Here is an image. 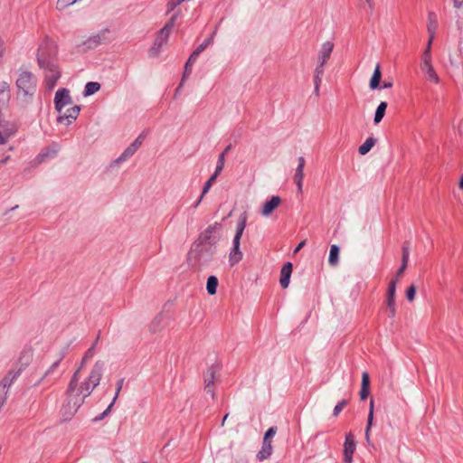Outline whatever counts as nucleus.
<instances>
[{"label":"nucleus","mask_w":463,"mask_h":463,"mask_svg":"<svg viewBox=\"0 0 463 463\" xmlns=\"http://www.w3.org/2000/svg\"><path fill=\"white\" fill-rule=\"evenodd\" d=\"M375 138L370 137H367L366 140L359 146L358 151L362 156L366 155L375 145Z\"/></svg>","instance_id":"nucleus-25"},{"label":"nucleus","mask_w":463,"mask_h":463,"mask_svg":"<svg viewBox=\"0 0 463 463\" xmlns=\"http://www.w3.org/2000/svg\"><path fill=\"white\" fill-rule=\"evenodd\" d=\"M397 282H398V278H396L395 279H392L390 282V285L388 288V292H387V298H395Z\"/></svg>","instance_id":"nucleus-41"},{"label":"nucleus","mask_w":463,"mask_h":463,"mask_svg":"<svg viewBox=\"0 0 463 463\" xmlns=\"http://www.w3.org/2000/svg\"><path fill=\"white\" fill-rule=\"evenodd\" d=\"M420 68L423 73L430 80L433 81L436 84L439 82V78L431 64V60H428V56L426 57V59L422 60Z\"/></svg>","instance_id":"nucleus-17"},{"label":"nucleus","mask_w":463,"mask_h":463,"mask_svg":"<svg viewBox=\"0 0 463 463\" xmlns=\"http://www.w3.org/2000/svg\"><path fill=\"white\" fill-rule=\"evenodd\" d=\"M361 388H370V377L368 373L366 372H364L362 373Z\"/></svg>","instance_id":"nucleus-48"},{"label":"nucleus","mask_w":463,"mask_h":463,"mask_svg":"<svg viewBox=\"0 0 463 463\" xmlns=\"http://www.w3.org/2000/svg\"><path fill=\"white\" fill-rule=\"evenodd\" d=\"M104 364L97 361L92 366L89 375L83 380L79 375V370L73 373L64 394V401L61 408V414L63 420H71L85 399L90 395L92 391L99 384L103 374Z\"/></svg>","instance_id":"nucleus-1"},{"label":"nucleus","mask_w":463,"mask_h":463,"mask_svg":"<svg viewBox=\"0 0 463 463\" xmlns=\"http://www.w3.org/2000/svg\"><path fill=\"white\" fill-rule=\"evenodd\" d=\"M63 356L61 355L58 359H56L51 365L50 367L43 373V376L40 378L39 382L37 383V384H39L44 378H46L47 376L52 374L56 369L58 368L61 361L62 360Z\"/></svg>","instance_id":"nucleus-29"},{"label":"nucleus","mask_w":463,"mask_h":463,"mask_svg":"<svg viewBox=\"0 0 463 463\" xmlns=\"http://www.w3.org/2000/svg\"><path fill=\"white\" fill-rule=\"evenodd\" d=\"M385 305L389 317L393 318L396 315L395 298H387Z\"/></svg>","instance_id":"nucleus-35"},{"label":"nucleus","mask_w":463,"mask_h":463,"mask_svg":"<svg viewBox=\"0 0 463 463\" xmlns=\"http://www.w3.org/2000/svg\"><path fill=\"white\" fill-rule=\"evenodd\" d=\"M305 244H306V241L305 240L300 241L299 244L295 249L294 253L298 252L304 247Z\"/></svg>","instance_id":"nucleus-63"},{"label":"nucleus","mask_w":463,"mask_h":463,"mask_svg":"<svg viewBox=\"0 0 463 463\" xmlns=\"http://www.w3.org/2000/svg\"><path fill=\"white\" fill-rule=\"evenodd\" d=\"M181 3V0H168L166 4L167 14L173 12Z\"/></svg>","instance_id":"nucleus-46"},{"label":"nucleus","mask_w":463,"mask_h":463,"mask_svg":"<svg viewBox=\"0 0 463 463\" xmlns=\"http://www.w3.org/2000/svg\"><path fill=\"white\" fill-rule=\"evenodd\" d=\"M7 391L6 390H2L0 388V410L2 409V407L4 406L5 401H6V398H7Z\"/></svg>","instance_id":"nucleus-53"},{"label":"nucleus","mask_w":463,"mask_h":463,"mask_svg":"<svg viewBox=\"0 0 463 463\" xmlns=\"http://www.w3.org/2000/svg\"><path fill=\"white\" fill-rule=\"evenodd\" d=\"M407 265H408V260L402 259V265L400 266V269L397 271V278H399L400 276H402L403 274V272L405 271V269L407 268Z\"/></svg>","instance_id":"nucleus-54"},{"label":"nucleus","mask_w":463,"mask_h":463,"mask_svg":"<svg viewBox=\"0 0 463 463\" xmlns=\"http://www.w3.org/2000/svg\"><path fill=\"white\" fill-rule=\"evenodd\" d=\"M22 373L21 369L13 368L11 369L6 375L0 382V388L3 390H6L12 386V384L16 381V379Z\"/></svg>","instance_id":"nucleus-16"},{"label":"nucleus","mask_w":463,"mask_h":463,"mask_svg":"<svg viewBox=\"0 0 463 463\" xmlns=\"http://www.w3.org/2000/svg\"><path fill=\"white\" fill-rule=\"evenodd\" d=\"M433 38H434V36L432 34L430 35L427 48L424 51L423 55H422V60L426 59L427 55H428V60H431L430 48H431V43H432Z\"/></svg>","instance_id":"nucleus-44"},{"label":"nucleus","mask_w":463,"mask_h":463,"mask_svg":"<svg viewBox=\"0 0 463 463\" xmlns=\"http://www.w3.org/2000/svg\"><path fill=\"white\" fill-rule=\"evenodd\" d=\"M381 79H382L381 67H380V64H377L375 66L373 76L370 80V83H369L370 88L372 90H376L377 88H379Z\"/></svg>","instance_id":"nucleus-24"},{"label":"nucleus","mask_w":463,"mask_h":463,"mask_svg":"<svg viewBox=\"0 0 463 463\" xmlns=\"http://www.w3.org/2000/svg\"><path fill=\"white\" fill-rule=\"evenodd\" d=\"M99 89H100L99 83L94 82V81L88 82L85 85L84 96L92 95V94L96 93L97 91H99Z\"/></svg>","instance_id":"nucleus-32"},{"label":"nucleus","mask_w":463,"mask_h":463,"mask_svg":"<svg viewBox=\"0 0 463 463\" xmlns=\"http://www.w3.org/2000/svg\"><path fill=\"white\" fill-rule=\"evenodd\" d=\"M199 55H200V53L194 50L187 61V65L193 66V64L196 61Z\"/></svg>","instance_id":"nucleus-52"},{"label":"nucleus","mask_w":463,"mask_h":463,"mask_svg":"<svg viewBox=\"0 0 463 463\" xmlns=\"http://www.w3.org/2000/svg\"><path fill=\"white\" fill-rule=\"evenodd\" d=\"M372 425H369V422H367L366 428H365V439L367 443L370 442V431H371Z\"/></svg>","instance_id":"nucleus-57"},{"label":"nucleus","mask_w":463,"mask_h":463,"mask_svg":"<svg viewBox=\"0 0 463 463\" xmlns=\"http://www.w3.org/2000/svg\"><path fill=\"white\" fill-rule=\"evenodd\" d=\"M334 49V43L332 42H325L320 48L317 55V65L314 71V84L315 92L317 95L319 94V88L322 82V77L324 74V66L329 60L331 53Z\"/></svg>","instance_id":"nucleus-3"},{"label":"nucleus","mask_w":463,"mask_h":463,"mask_svg":"<svg viewBox=\"0 0 463 463\" xmlns=\"http://www.w3.org/2000/svg\"><path fill=\"white\" fill-rule=\"evenodd\" d=\"M304 166H305V159L303 156H300L298 158V165L297 168L304 169Z\"/></svg>","instance_id":"nucleus-60"},{"label":"nucleus","mask_w":463,"mask_h":463,"mask_svg":"<svg viewBox=\"0 0 463 463\" xmlns=\"http://www.w3.org/2000/svg\"><path fill=\"white\" fill-rule=\"evenodd\" d=\"M217 229V223L213 225L208 226L199 236V242L202 245L201 253L199 256V260H203L204 258V253H207L209 256H212L214 251V243L215 240L213 238V234L215 232Z\"/></svg>","instance_id":"nucleus-5"},{"label":"nucleus","mask_w":463,"mask_h":463,"mask_svg":"<svg viewBox=\"0 0 463 463\" xmlns=\"http://www.w3.org/2000/svg\"><path fill=\"white\" fill-rule=\"evenodd\" d=\"M48 155H49L48 153H43V154L38 155V156H36V158H35V159H36V161H37V163H38V164L42 163V162L44 160V158H45L46 156H48Z\"/></svg>","instance_id":"nucleus-58"},{"label":"nucleus","mask_w":463,"mask_h":463,"mask_svg":"<svg viewBox=\"0 0 463 463\" xmlns=\"http://www.w3.org/2000/svg\"><path fill=\"white\" fill-rule=\"evenodd\" d=\"M453 5L455 8H460L463 5V0H453Z\"/></svg>","instance_id":"nucleus-61"},{"label":"nucleus","mask_w":463,"mask_h":463,"mask_svg":"<svg viewBox=\"0 0 463 463\" xmlns=\"http://www.w3.org/2000/svg\"><path fill=\"white\" fill-rule=\"evenodd\" d=\"M347 405V401L343 400L339 402L334 408V415L338 416V414L343 411V409Z\"/></svg>","instance_id":"nucleus-45"},{"label":"nucleus","mask_w":463,"mask_h":463,"mask_svg":"<svg viewBox=\"0 0 463 463\" xmlns=\"http://www.w3.org/2000/svg\"><path fill=\"white\" fill-rule=\"evenodd\" d=\"M5 52V43L4 40L0 39V58L4 55Z\"/></svg>","instance_id":"nucleus-59"},{"label":"nucleus","mask_w":463,"mask_h":463,"mask_svg":"<svg viewBox=\"0 0 463 463\" xmlns=\"http://www.w3.org/2000/svg\"><path fill=\"white\" fill-rule=\"evenodd\" d=\"M192 71V65H187V62L185 63V66H184V76L186 75H189Z\"/></svg>","instance_id":"nucleus-62"},{"label":"nucleus","mask_w":463,"mask_h":463,"mask_svg":"<svg viewBox=\"0 0 463 463\" xmlns=\"http://www.w3.org/2000/svg\"><path fill=\"white\" fill-rule=\"evenodd\" d=\"M80 109L78 106H71L66 109H61V111L58 112L59 116L57 120L59 123L68 126L76 120L80 114Z\"/></svg>","instance_id":"nucleus-9"},{"label":"nucleus","mask_w":463,"mask_h":463,"mask_svg":"<svg viewBox=\"0 0 463 463\" xmlns=\"http://www.w3.org/2000/svg\"><path fill=\"white\" fill-rule=\"evenodd\" d=\"M303 179H304V169L297 168L294 180L298 186V190L299 193H302V187H303Z\"/></svg>","instance_id":"nucleus-34"},{"label":"nucleus","mask_w":463,"mask_h":463,"mask_svg":"<svg viewBox=\"0 0 463 463\" xmlns=\"http://www.w3.org/2000/svg\"><path fill=\"white\" fill-rule=\"evenodd\" d=\"M230 149H231V146H228L224 149V151L219 156L218 160H217L216 168H215V171L217 173L221 174V172L222 171L224 163H225V155L229 152Z\"/></svg>","instance_id":"nucleus-36"},{"label":"nucleus","mask_w":463,"mask_h":463,"mask_svg":"<svg viewBox=\"0 0 463 463\" xmlns=\"http://www.w3.org/2000/svg\"><path fill=\"white\" fill-rule=\"evenodd\" d=\"M113 405L114 404H112V402H111L109 405V407L101 413V415L99 417H98L96 420H102L104 417H106L109 413V411H110L111 408L113 407Z\"/></svg>","instance_id":"nucleus-56"},{"label":"nucleus","mask_w":463,"mask_h":463,"mask_svg":"<svg viewBox=\"0 0 463 463\" xmlns=\"http://www.w3.org/2000/svg\"><path fill=\"white\" fill-rule=\"evenodd\" d=\"M247 224V214L242 213L239 216L236 226V232L232 241V247H240L241 239Z\"/></svg>","instance_id":"nucleus-15"},{"label":"nucleus","mask_w":463,"mask_h":463,"mask_svg":"<svg viewBox=\"0 0 463 463\" xmlns=\"http://www.w3.org/2000/svg\"><path fill=\"white\" fill-rule=\"evenodd\" d=\"M166 326V318L164 315L156 316L150 324L149 330L152 333L161 331Z\"/></svg>","instance_id":"nucleus-20"},{"label":"nucleus","mask_w":463,"mask_h":463,"mask_svg":"<svg viewBox=\"0 0 463 463\" xmlns=\"http://www.w3.org/2000/svg\"><path fill=\"white\" fill-rule=\"evenodd\" d=\"M37 77L30 71L20 68L15 80V102L19 108L33 103L37 90Z\"/></svg>","instance_id":"nucleus-2"},{"label":"nucleus","mask_w":463,"mask_h":463,"mask_svg":"<svg viewBox=\"0 0 463 463\" xmlns=\"http://www.w3.org/2000/svg\"><path fill=\"white\" fill-rule=\"evenodd\" d=\"M386 109H387V103L385 101H382L378 105L375 114H374V118H373L374 124H379L382 121V119L383 118V117L385 115Z\"/></svg>","instance_id":"nucleus-27"},{"label":"nucleus","mask_w":463,"mask_h":463,"mask_svg":"<svg viewBox=\"0 0 463 463\" xmlns=\"http://www.w3.org/2000/svg\"><path fill=\"white\" fill-rule=\"evenodd\" d=\"M54 105L56 110L61 111V109H64L67 106L72 105V99L70 95V91L67 89H59L54 97Z\"/></svg>","instance_id":"nucleus-8"},{"label":"nucleus","mask_w":463,"mask_h":463,"mask_svg":"<svg viewBox=\"0 0 463 463\" xmlns=\"http://www.w3.org/2000/svg\"><path fill=\"white\" fill-rule=\"evenodd\" d=\"M339 261V248L337 245H332L330 247L328 263L331 266H335Z\"/></svg>","instance_id":"nucleus-28"},{"label":"nucleus","mask_w":463,"mask_h":463,"mask_svg":"<svg viewBox=\"0 0 463 463\" xmlns=\"http://www.w3.org/2000/svg\"><path fill=\"white\" fill-rule=\"evenodd\" d=\"M162 47L158 46L157 44L154 43V45L149 49L148 54L150 57H156L161 50Z\"/></svg>","instance_id":"nucleus-49"},{"label":"nucleus","mask_w":463,"mask_h":463,"mask_svg":"<svg viewBox=\"0 0 463 463\" xmlns=\"http://www.w3.org/2000/svg\"><path fill=\"white\" fill-rule=\"evenodd\" d=\"M219 370L217 365H212L203 374L204 391L210 394L212 398H214L215 395L213 385Z\"/></svg>","instance_id":"nucleus-7"},{"label":"nucleus","mask_w":463,"mask_h":463,"mask_svg":"<svg viewBox=\"0 0 463 463\" xmlns=\"http://www.w3.org/2000/svg\"><path fill=\"white\" fill-rule=\"evenodd\" d=\"M282 203V200L279 196L278 195H273L271 196V198L267 201L261 210H260V213L263 217H269L270 216L273 212L279 208V206Z\"/></svg>","instance_id":"nucleus-13"},{"label":"nucleus","mask_w":463,"mask_h":463,"mask_svg":"<svg viewBox=\"0 0 463 463\" xmlns=\"http://www.w3.org/2000/svg\"><path fill=\"white\" fill-rule=\"evenodd\" d=\"M123 383H124V379H120L119 381H118L117 383V390H116V394L113 398V401H112V404H114L118 397V394L122 389V386H123Z\"/></svg>","instance_id":"nucleus-50"},{"label":"nucleus","mask_w":463,"mask_h":463,"mask_svg":"<svg viewBox=\"0 0 463 463\" xmlns=\"http://www.w3.org/2000/svg\"><path fill=\"white\" fill-rule=\"evenodd\" d=\"M243 257V253L241 252L240 247H232L229 253V262L231 266H234L239 263Z\"/></svg>","instance_id":"nucleus-23"},{"label":"nucleus","mask_w":463,"mask_h":463,"mask_svg":"<svg viewBox=\"0 0 463 463\" xmlns=\"http://www.w3.org/2000/svg\"><path fill=\"white\" fill-rule=\"evenodd\" d=\"M107 33V31H103L99 34L90 36L86 42L83 43V44L86 45L89 49L95 48L96 46L105 43L108 40L106 36Z\"/></svg>","instance_id":"nucleus-19"},{"label":"nucleus","mask_w":463,"mask_h":463,"mask_svg":"<svg viewBox=\"0 0 463 463\" xmlns=\"http://www.w3.org/2000/svg\"><path fill=\"white\" fill-rule=\"evenodd\" d=\"M415 294H416V287L414 285H411V287L408 288L407 292H406L407 299L411 302L413 301L415 298Z\"/></svg>","instance_id":"nucleus-47"},{"label":"nucleus","mask_w":463,"mask_h":463,"mask_svg":"<svg viewBox=\"0 0 463 463\" xmlns=\"http://www.w3.org/2000/svg\"><path fill=\"white\" fill-rule=\"evenodd\" d=\"M16 132L17 126L14 121L0 118V145L6 144Z\"/></svg>","instance_id":"nucleus-6"},{"label":"nucleus","mask_w":463,"mask_h":463,"mask_svg":"<svg viewBox=\"0 0 463 463\" xmlns=\"http://www.w3.org/2000/svg\"><path fill=\"white\" fill-rule=\"evenodd\" d=\"M220 175V173H217L216 171H214L213 175L206 181V183L204 184V186L203 188V195H205L209 190L211 189L213 184L215 182L217 176Z\"/></svg>","instance_id":"nucleus-37"},{"label":"nucleus","mask_w":463,"mask_h":463,"mask_svg":"<svg viewBox=\"0 0 463 463\" xmlns=\"http://www.w3.org/2000/svg\"><path fill=\"white\" fill-rule=\"evenodd\" d=\"M33 350L32 347H25L21 352L18 361H17V369H21L23 372L33 361Z\"/></svg>","instance_id":"nucleus-14"},{"label":"nucleus","mask_w":463,"mask_h":463,"mask_svg":"<svg viewBox=\"0 0 463 463\" xmlns=\"http://www.w3.org/2000/svg\"><path fill=\"white\" fill-rule=\"evenodd\" d=\"M95 354V345H93L91 347H90L86 353L84 354L80 366L77 368L79 370V375H80V371L85 366V364L93 358Z\"/></svg>","instance_id":"nucleus-26"},{"label":"nucleus","mask_w":463,"mask_h":463,"mask_svg":"<svg viewBox=\"0 0 463 463\" xmlns=\"http://www.w3.org/2000/svg\"><path fill=\"white\" fill-rule=\"evenodd\" d=\"M179 14H180V11H177L175 14H173V16L170 18V20L165 24V25L162 28L164 29L165 32H169L171 33L174 25H175V23L177 19V17L179 16Z\"/></svg>","instance_id":"nucleus-40"},{"label":"nucleus","mask_w":463,"mask_h":463,"mask_svg":"<svg viewBox=\"0 0 463 463\" xmlns=\"http://www.w3.org/2000/svg\"><path fill=\"white\" fill-rule=\"evenodd\" d=\"M57 47L52 40L45 39L37 51V61L40 68L56 64Z\"/></svg>","instance_id":"nucleus-4"},{"label":"nucleus","mask_w":463,"mask_h":463,"mask_svg":"<svg viewBox=\"0 0 463 463\" xmlns=\"http://www.w3.org/2000/svg\"><path fill=\"white\" fill-rule=\"evenodd\" d=\"M392 87V81H384L383 84V89H390Z\"/></svg>","instance_id":"nucleus-64"},{"label":"nucleus","mask_w":463,"mask_h":463,"mask_svg":"<svg viewBox=\"0 0 463 463\" xmlns=\"http://www.w3.org/2000/svg\"><path fill=\"white\" fill-rule=\"evenodd\" d=\"M410 250H411L410 242L405 241L402 248V260H409Z\"/></svg>","instance_id":"nucleus-43"},{"label":"nucleus","mask_w":463,"mask_h":463,"mask_svg":"<svg viewBox=\"0 0 463 463\" xmlns=\"http://www.w3.org/2000/svg\"><path fill=\"white\" fill-rule=\"evenodd\" d=\"M293 270V265L291 262H286L280 271L279 283L283 288H287L289 285L290 277Z\"/></svg>","instance_id":"nucleus-18"},{"label":"nucleus","mask_w":463,"mask_h":463,"mask_svg":"<svg viewBox=\"0 0 463 463\" xmlns=\"http://www.w3.org/2000/svg\"><path fill=\"white\" fill-rule=\"evenodd\" d=\"M218 287V279L215 276H210L207 279L206 289L209 295H214Z\"/></svg>","instance_id":"nucleus-30"},{"label":"nucleus","mask_w":463,"mask_h":463,"mask_svg":"<svg viewBox=\"0 0 463 463\" xmlns=\"http://www.w3.org/2000/svg\"><path fill=\"white\" fill-rule=\"evenodd\" d=\"M355 441L354 435L349 432L345 436V440L344 443V461L345 463H352L353 461V454L355 451Z\"/></svg>","instance_id":"nucleus-11"},{"label":"nucleus","mask_w":463,"mask_h":463,"mask_svg":"<svg viewBox=\"0 0 463 463\" xmlns=\"http://www.w3.org/2000/svg\"><path fill=\"white\" fill-rule=\"evenodd\" d=\"M215 32L207 39H205L196 49L199 53L203 52L213 42V35Z\"/></svg>","instance_id":"nucleus-39"},{"label":"nucleus","mask_w":463,"mask_h":463,"mask_svg":"<svg viewBox=\"0 0 463 463\" xmlns=\"http://www.w3.org/2000/svg\"><path fill=\"white\" fill-rule=\"evenodd\" d=\"M373 400L372 399L370 402V407H369V413L367 418V422H369V425H373Z\"/></svg>","instance_id":"nucleus-51"},{"label":"nucleus","mask_w":463,"mask_h":463,"mask_svg":"<svg viewBox=\"0 0 463 463\" xmlns=\"http://www.w3.org/2000/svg\"><path fill=\"white\" fill-rule=\"evenodd\" d=\"M273 451V446L271 442L263 441L261 449L259 451L257 458L260 461H263L269 458Z\"/></svg>","instance_id":"nucleus-21"},{"label":"nucleus","mask_w":463,"mask_h":463,"mask_svg":"<svg viewBox=\"0 0 463 463\" xmlns=\"http://www.w3.org/2000/svg\"><path fill=\"white\" fill-rule=\"evenodd\" d=\"M43 69L46 71L44 78L45 86L51 90L56 86V83L61 77V72L57 64L43 67Z\"/></svg>","instance_id":"nucleus-10"},{"label":"nucleus","mask_w":463,"mask_h":463,"mask_svg":"<svg viewBox=\"0 0 463 463\" xmlns=\"http://www.w3.org/2000/svg\"><path fill=\"white\" fill-rule=\"evenodd\" d=\"M10 99V85L6 81L0 82V103L5 106Z\"/></svg>","instance_id":"nucleus-22"},{"label":"nucleus","mask_w":463,"mask_h":463,"mask_svg":"<svg viewBox=\"0 0 463 463\" xmlns=\"http://www.w3.org/2000/svg\"><path fill=\"white\" fill-rule=\"evenodd\" d=\"M77 1L78 0H57L56 8L60 11L65 10Z\"/></svg>","instance_id":"nucleus-38"},{"label":"nucleus","mask_w":463,"mask_h":463,"mask_svg":"<svg viewBox=\"0 0 463 463\" xmlns=\"http://www.w3.org/2000/svg\"><path fill=\"white\" fill-rule=\"evenodd\" d=\"M169 35H170L169 32H167V31L165 32L164 29H161L159 31L154 43L157 44L160 47L164 46L167 43Z\"/></svg>","instance_id":"nucleus-31"},{"label":"nucleus","mask_w":463,"mask_h":463,"mask_svg":"<svg viewBox=\"0 0 463 463\" xmlns=\"http://www.w3.org/2000/svg\"><path fill=\"white\" fill-rule=\"evenodd\" d=\"M277 427H270L264 434L263 441L271 442V439L277 433Z\"/></svg>","instance_id":"nucleus-42"},{"label":"nucleus","mask_w":463,"mask_h":463,"mask_svg":"<svg viewBox=\"0 0 463 463\" xmlns=\"http://www.w3.org/2000/svg\"><path fill=\"white\" fill-rule=\"evenodd\" d=\"M359 394L361 400H365L370 394V388H361Z\"/></svg>","instance_id":"nucleus-55"},{"label":"nucleus","mask_w":463,"mask_h":463,"mask_svg":"<svg viewBox=\"0 0 463 463\" xmlns=\"http://www.w3.org/2000/svg\"><path fill=\"white\" fill-rule=\"evenodd\" d=\"M145 137L143 135H139L120 155V156L117 159V162H123L130 158L141 146Z\"/></svg>","instance_id":"nucleus-12"},{"label":"nucleus","mask_w":463,"mask_h":463,"mask_svg":"<svg viewBox=\"0 0 463 463\" xmlns=\"http://www.w3.org/2000/svg\"><path fill=\"white\" fill-rule=\"evenodd\" d=\"M428 20H429V23H428V32L430 33V35H433L434 36V33H435V30L437 28V16L434 13H430L429 15H428Z\"/></svg>","instance_id":"nucleus-33"}]
</instances>
